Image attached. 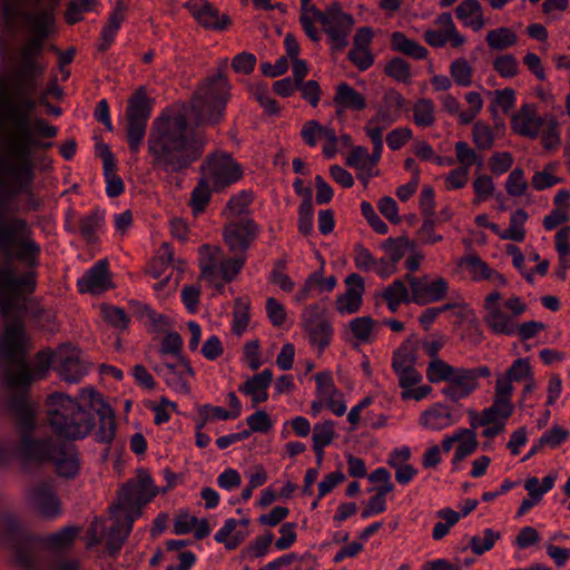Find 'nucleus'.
I'll use <instances>...</instances> for the list:
<instances>
[{"label":"nucleus","mask_w":570,"mask_h":570,"mask_svg":"<svg viewBox=\"0 0 570 570\" xmlns=\"http://www.w3.org/2000/svg\"><path fill=\"white\" fill-rule=\"evenodd\" d=\"M312 14L323 26L336 49L346 47L347 37L354 26V18L350 13L344 12L338 3H333L324 11L312 8Z\"/></svg>","instance_id":"12"},{"label":"nucleus","mask_w":570,"mask_h":570,"mask_svg":"<svg viewBox=\"0 0 570 570\" xmlns=\"http://www.w3.org/2000/svg\"><path fill=\"white\" fill-rule=\"evenodd\" d=\"M459 266L468 271L470 277L474 282L488 281L492 268L476 254H468L463 256Z\"/></svg>","instance_id":"39"},{"label":"nucleus","mask_w":570,"mask_h":570,"mask_svg":"<svg viewBox=\"0 0 570 570\" xmlns=\"http://www.w3.org/2000/svg\"><path fill=\"white\" fill-rule=\"evenodd\" d=\"M154 371L165 380L171 390L183 394L190 393V380L194 379L195 372L186 356H179L175 364H157L154 366Z\"/></svg>","instance_id":"18"},{"label":"nucleus","mask_w":570,"mask_h":570,"mask_svg":"<svg viewBox=\"0 0 570 570\" xmlns=\"http://www.w3.org/2000/svg\"><path fill=\"white\" fill-rule=\"evenodd\" d=\"M451 410L442 404L434 403L420 415L419 423L433 431L443 430L453 424Z\"/></svg>","instance_id":"31"},{"label":"nucleus","mask_w":570,"mask_h":570,"mask_svg":"<svg viewBox=\"0 0 570 570\" xmlns=\"http://www.w3.org/2000/svg\"><path fill=\"white\" fill-rule=\"evenodd\" d=\"M46 8L37 11L27 10L21 12V17L33 36L47 38L55 26V12L58 7V0H48Z\"/></svg>","instance_id":"24"},{"label":"nucleus","mask_w":570,"mask_h":570,"mask_svg":"<svg viewBox=\"0 0 570 570\" xmlns=\"http://www.w3.org/2000/svg\"><path fill=\"white\" fill-rule=\"evenodd\" d=\"M212 190H214L212 184L200 176L196 187L191 191L189 200L194 214H199L205 210L210 200Z\"/></svg>","instance_id":"47"},{"label":"nucleus","mask_w":570,"mask_h":570,"mask_svg":"<svg viewBox=\"0 0 570 570\" xmlns=\"http://www.w3.org/2000/svg\"><path fill=\"white\" fill-rule=\"evenodd\" d=\"M541 144L547 150H556L561 145L559 122L554 117L548 120L547 127L542 130Z\"/></svg>","instance_id":"63"},{"label":"nucleus","mask_w":570,"mask_h":570,"mask_svg":"<svg viewBox=\"0 0 570 570\" xmlns=\"http://www.w3.org/2000/svg\"><path fill=\"white\" fill-rule=\"evenodd\" d=\"M487 43L491 49L504 50L517 43V35L509 28L500 27L490 30L485 37Z\"/></svg>","instance_id":"43"},{"label":"nucleus","mask_w":570,"mask_h":570,"mask_svg":"<svg viewBox=\"0 0 570 570\" xmlns=\"http://www.w3.org/2000/svg\"><path fill=\"white\" fill-rule=\"evenodd\" d=\"M302 321L313 345L318 346L321 351L330 345L333 327L331 322L320 314V306L317 304H312L304 308Z\"/></svg>","instance_id":"19"},{"label":"nucleus","mask_w":570,"mask_h":570,"mask_svg":"<svg viewBox=\"0 0 570 570\" xmlns=\"http://www.w3.org/2000/svg\"><path fill=\"white\" fill-rule=\"evenodd\" d=\"M405 277L403 279H394L381 294L384 301H399L403 303H410L411 299V291H409L406 286Z\"/></svg>","instance_id":"60"},{"label":"nucleus","mask_w":570,"mask_h":570,"mask_svg":"<svg viewBox=\"0 0 570 570\" xmlns=\"http://www.w3.org/2000/svg\"><path fill=\"white\" fill-rule=\"evenodd\" d=\"M376 321L371 316H360L353 318L348 327L356 340L363 343L372 342L376 334Z\"/></svg>","instance_id":"42"},{"label":"nucleus","mask_w":570,"mask_h":570,"mask_svg":"<svg viewBox=\"0 0 570 570\" xmlns=\"http://www.w3.org/2000/svg\"><path fill=\"white\" fill-rule=\"evenodd\" d=\"M450 75L460 87L472 85L473 68L465 58H458L451 62Z\"/></svg>","instance_id":"55"},{"label":"nucleus","mask_w":570,"mask_h":570,"mask_svg":"<svg viewBox=\"0 0 570 570\" xmlns=\"http://www.w3.org/2000/svg\"><path fill=\"white\" fill-rule=\"evenodd\" d=\"M246 255L238 254L234 257H228L225 255L217 274V279H222L225 283H230L240 273L246 263Z\"/></svg>","instance_id":"51"},{"label":"nucleus","mask_w":570,"mask_h":570,"mask_svg":"<svg viewBox=\"0 0 570 570\" xmlns=\"http://www.w3.org/2000/svg\"><path fill=\"white\" fill-rule=\"evenodd\" d=\"M501 294L497 291L487 295L484 298L487 314L483 321L494 334L512 336L517 333L515 318L525 312L527 306L518 296H511L504 304H499Z\"/></svg>","instance_id":"8"},{"label":"nucleus","mask_w":570,"mask_h":570,"mask_svg":"<svg viewBox=\"0 0 570 570\" xmlns=\"http://www.w3.org/2000/svg\"><path fill=\"white\" fill-rule=\"evenodd\" d=\"M455 368V366L450 365L441 358L432 360L426 368V379L431 383H448Z\"/></svg>","instance_id":"57"},{"label":"nucleus","mask_w":570,"mask_h":570,"mask_svg":"<svg viewBox=\"0 0 570 570\" xmlns=\"http://www.w3.org/2000/svg\"><path fill=\"white\" fill-rule=\"evenodd\" d=\"M404 101V97L399 91L387 90L384 94L382 105L364 126L365 134H377L379 138L383 139V131L400 118Z\"/></svg>","instance_id":"14"},{"label":"nucleus","mask_w":570,"mask_h":570,"mask_svg":"<svg viewBox=\"0 0 570 570\" xmlns=\"http://www.w3.org/2000/svg\"><path fill=\"white\" fill-rule=\"evenodd\" d=\"M127 1L128 0H116L115 8L112 9L107 23L102 27L101 30L100 43L98 46L100 51L108 50L114 42L115 37L120 29L128 10Z\"/></svg>","instance_id":"29"},{"label":"nucleus","mask_w":570,"mask_h":570,"mask_svg":"<svg viewBox=\"0 0 570 570\" xmlns=\"http://www.w3.org/2000/svg\"><path fill=\"white\" fill-rule=\"evenodd\" d=\"M81 293L101 294L111 287L107 261H98L79 281Z\"/></svg>","instance_id":"27"},{"label":"nucleus","mask_w":570,"mask_h":570,"mask_svg":"<svg viewBox=\"0 0 570 570\" xmlns=\"http://www.w3.org/2000/svg\"><path fill=\"white\" fill-rule=\"evenodd\" d=\"M98 0H70L65 11V19L68 24H75L83 19L85 12L94 11Z\"/></svg>","instance_id":"53"},{"label":"nucleus","mask_w":570,"mask_h":570,"mask_svg":"<svg viewBox=\"0 0 570 570\" xmlns=\"http://www.w3.org/2000/svg\"><path fill=\"white\" fill-rule=\"evenodd\" d=\"M302 12L299 17L301 26L306 33V36L314 42L321 39V35L318 30L315 28L314 22L315 18L312 14V8H317L315 4L311 3V0H301Z\"/></svg>","instance_id":"59"},{"label":"nucleus","mask_w":570,"mask_h":570,"mask_svg":"<svg viewBox=\"0 0 570 570\" xmlns=\"http://www.w3.org/2000/svg\"><path fill=\"white\" fill-rule=\"evenodd\" d=\"M382 248L389 258L393 262L395 267L401 262V259L409 253H413L416 248L415 242L411 240L407 237L401 236L396 238H387Z\"/></svg>","instance_id":"38"},{"label":"nucleus","mask_w":570,"mask_h":570,"mask_svg":"<svg viewBox=\"0 0 570 570\" xmlns=\"http://www.w3.org/2000/svg\"><path fill=\"white\" fill-rule=\"evenodd\" d=\"M99 415V426L96 432V439L101 443H110L115 438L116 422L110 406L97 407Z\"/></svg>","instance_id":"40"},{"label":"nucleus","mask_w":570,"mask_h":570,"mask_svg":"<svg viewBox=\"0 0 570 570\" xmlns=\"http://www.w3.org/2000/svg\"><path fill=\"white\" fill-rule=\"evenodd\" d=\"M206 144L203 134L189 128L184 114L166 110L153 121L149 130L150 166L169 176L184 173L203 157Z\"/></svg>","instance_id":"4"},{"label":"nucleus","mask_w":570,"mask_h":570,"mask_svg":"<svg viewBox=\"0 0 570 570\" xmlns=\"http://www.w3.org/2000/svg\"><path fill=\"white\" fill-rule=\"evenodd\" d=\"M405 279L410 285L411 299L417 305L440 302L446 296L449 291V284L442 277L430 282L428 276L415 277L411 274H405Z\"/></svg>","instance_id":"17"},{"label":"nucleus","mask_w":570,"mask_h":570,"mask_svg":"<svg viewBox=\"0 0 570 570\" xmlns=\"http://www.w3.org/2000/svg\"><path fill=\"white\" fill-rule=\"evenodd\" d=\"M47 420L53 433L67 440H81L95 426V416L82 407L77 400L63 393H53L47 397Z\"/></svg>","instance_id":"6"},{"label":"nucleus","mask_w":570,"mask_h":570,"mask_svg":"<svg viewBox=\"0 0 570 570\" xmlns=\"http://www.w3.org/2000/svg\"><path fill=\"white\" fill-rule=\"evenodd\" d=\"M259 230L253 218L244 217L227 222L223 228V238L230 253L246 255Z\"/></svg>","instance_id":"13"},{"label":"nucleus","mask_w":570,"mask_h":570,"mask_svg":"<svg viewBox=\"0 0 570 570\" xmlns=\"http://www.w3.org/2000/svg\"><path fill=\"white\" fill-rule=\"evenodd\" d=\"M252 202L253 194L247 190H242L228 200L223 210V215L226 217L227 222L249 217L248 213Z\"/></svg>","instance_id":"36"},{"label":"nucleus","mask_w":570,"mask_h":570,"mask_svg":"<svg viewBox=\"0 0 570 570\" xmlns=\"http://www.w3.org/2000/svg\"><path fill=\"white\" fill-rule=\"evenodd\" d=\"M79 533V529L75 527H66L58 532L51 533L42 539L47 547L60 550L72 544Z\"/></svg>","instance_id":"50"},{"label":"nucleus","mask_w":570,"mask_h":570,"mask_svg":"<svg viewBox=\"0 0 570 570\" xmlns=\"http://www.w3.org/2000/svg\"><path fill=\"white\" fill-rule=\"evenodd\" d=\"M173 250L168 243H164L157 256L150 261L147 273L154 278H159L173 268Z\"/></svg>","instance_id":"41"},{"label":"nucleus","mask_w":570,"mask_h":570,"mask_svg":"<svg viewBox=\"0 0 570 570\" xmlns=\"http://www.w3.org/2000/svg\"><path fill=\"white\" fill-rule=\"evenodd\" d=\"M151 102L144 88H139L129 99L126 109L127 141L131 153H138L146 135Z\"/></svg>","instance_id":"10"},{"label":"nucleus","mask_w":570,"mask_h":570,"mask_svg":"<svg viewBox=\"0 0 570 570\" xmlns=\"http://www.w3.org/2000/svg\"><path fill=\"white\" fill-rule=\"evenodd\" d=\"M30 538L19 521L4 514L0 520V544L14 551V562L22 570H80L75 559L55 558L45 560L29 548Z\"/></svg>","instance_id":"5"},{"label":"nucleus","mask_w":570,"mask_h":570,"mask_svg":"<svg viewBox=\"0 0 570 570\" xmlns=\"http://www.w3.org/2000/svg\"><path fill=\"white\" fill-rule=\"evenodd\" d=\"M316 395L321 400H330L331 396H341L330 372H320L315 375Z\"/></svg>","instance_id":"61"},{"label":"nucleus","mask_w":570,"mask_h":570,"mask_svg":"<svg viewBox=\"0 0 570 570\" xmlns=\"http://www.w3.org/2000/svg\"><path fill=\"white\" fill-rule=\"evenodd\" d=\"M200 174L212 184L214 190L223 189L243 176L240 166L230 155L224 153L208 155L200 166Z\"/></svg>","instance_id":"11"},{"label":"nucleus","mask_w":570,"mask_h":570,"mask_svg":"<svg viewBox=\"0 0 570 570\" xmlns=\"http://www.w3.org/2000/svg\"><path fill=\"white\" fill-rule=\"evenodd\" d=\"M500 537V532L493 531L492 529H485L483 537L474 535L471 538L470 548L475 554L481 556L491 550Z\"/></svg>","instance_id":"62"},{"label":"nucleus","mask_w":570,"mask_h":570,"mask_svg":"<svg viewBox=\"0 0 570 570\" xmlns=\"http://www.w3.org/2000/svg\"><path fill=\"white\" fill-rule=\"evenodd\" d=\"M522 380H532L531 365L527 358H517L505 373H499L495 384H504L510 387V394L513 395L512 382H520Z\"/></svg>","instance_id":"35"},{"label":"nucleus","mask_w":570,"mask_h":570,"mask_svg":"<svg viewBox=\"0 0 570 570\" xmlns=\"http://www.w3.org/2000/svg\"><path fill=\"white\" fill-rule=\"evenodd\" d=\"M455 449V453L452 460L453 464H456L471 455L478 448V440L475 433L469 429H460V440Z\"/></svg>","instance_id":"49"},{"label":"nucleus","mask_w":570,"mask_h":570,"mask_svg":"<svg viewBox=\"0 0 570 570\" xmlns=\"http://www.w3.org/2000/svg\"><path fill=\"white\" fill-rule=\"evenodd\" d=\"M43 39L33 36L22 47V63L13 75L10 91L0 88V136L6 120L12 122L2 141L6 154H0V207L19 194L30 193L36 165L42 171L52 169L47 155L35 159L33 154L53 146L47 139L55 138L58 128L43 118L29 116L37 105L32 96L39 86L37 78L42 73L33 58L41 52Z\"/></svg>","instance_id":"1"},{"label":"nucleus","mask_w":570,"mask_h":570,"mask_svg":"<svg viewBox=\"0 0 570 570\" xmlns=\"http://www.w3.org/2000/svg\"><path fill=\"white\" fill-rule=\"evenodd\" d=\"M366 136L373 144L372 154H368L366 147L356 146L352 148L346 159V165L358 170L357 178L362 180L365 186L372 177L379 175V170H376L375 167L383 151V139H380L377 134Z\"/></svg>","instance_id":"15"},{"label":"nucleus","mask_w":570,"mask_h":570,"mask_svg":"<svg viewBox=\"0 0 570 570\" xmlns=\"http://www.w3.org/2000/svg\"><path fill=\"white\" fill-rule=\"evenodd\" d=\"M557 164H547L542 170L534 173L531 178V185L535 190L551 188L562 181V178L554 175Z\"/></svg>","instance_id":"52"},{"label":"nucleus","mask_w":570,"mask_h":570,"mask_svg":"<svg viewBox=\"0 0 570 570\" xmlns=\"http://www.w3.org/2000/svg\"><path fill=\"white\" fill-rule=\"evenodd\" d=\"M56 372L68 383H78L87 373L88 364L82 360L81 351L69 344L56 350Z\"/></svg>","instance_id":"16"},{"label":"nucleus","mask_w":570,"mask_h":570,"mask_svg":"<svg viewBox=\"0 0 570 570\" xmlns=\"http://www.w3.org/2000/svg\"><path fill=\"white\" fill-rule=\"evenodd\" d=\"M158 494L150 474L146 470H138L135 479L128 480L118 493V503L110 508L115 514L117 510H124L132 514L135 519L140 517L141 508Z\"/></svg>","instance_id":"9"},{"label":"nucleus","mask_w":570,"mask_h":570,"mask_svg":"<svg viewBox=\"0 0 570 570\" xmlns=\"http://www.w3.org/2000/svg\"><path fill=\"white\" fill-rule=\"evenodd\" d=\"M229 90V81L223 73L207 78L198 87L191 104L198 125H215L223 119L230 96Z\"/></svg>","instance_id":"7"},{"label":"nucleus","mask_w":570,"mask_h":570,"mask_svg":"<svg viewBox=\"0 0 570 570\" xmlns=\"http://www.w3.org/2000/svg\"><path fill=\"white\" fill-rule=\"evenodd\" d=\"M27 350L28 342L21 324H7L0 340V356L17 363V368L8 370L4 376L11 391L9 406L21 430V454L27 461L53 462L60 476L72 479L80 470L77 448L73 444L57 443L51 438L35 440L30 435L35 428L36 413L28 401V386L32 375L24 361Z\"/></svg>","instance_id":"2"},{"label":"nucleus","mask_w":570,"mask_h":570,"mask_svg":"<svg viewBox=\"0 0 570 570\" xmlns=\"http://www.w3.org/2000/svg\"><path fill=\"white\" fill-rule=\"evenodd\" d=\"M273 539L274 535L271 532L265 535L257 537L250 544L242 550L240 558L244 560H253L264 557L267 553Z\"/></svg>","instance_id":"58"},{"label":"nucleus","mask_w":570,"mask_h":570,"mask_svg":"<svg viewBox=\"0 0 570 570\" xmlns=\"http://www.w3.org/2000/svg\"><path fill=\"white\" fill-rule=\"evenodd\" d=\"M335 438L334 423L324 421L313 428V448H325L332 443Z\"/></svg>","instance_id":"64"},{"label":"nucleus","mask_w":570,"mask_h":570,"mask_svg":"<svg viewBox=\"0 0 570 570\" xmlns=\"http://www.w3.org/2000/svg\"><path fill=\"white\" fill-rule=\"evenodd\" d=\"M225 255L219 246L202 245L199 247L200 277L208 283L216 282Z\"/></svg>","instance_id":"28"},{"label":"nucleus","mask_w":570,"mask_h":570,"mask_svg":"<svg viewBox=\"0 0 570 570\" xmlns=\"http://www.w3.org/2000/svg\"><path fill=\"white\" fill-rule=\"evenodd\" d=\"M528 219V214L524 209H517L510 217L509 227L500 233L501 239H510L514 242H522L525 237L524 224Z\"/></svg>","instance_id":"46"},{"label":"nucleus","mask_w":570,"mask_h":570,"mask_svg":"<svg viewBox=\"0 0 570 570\" xmlns=\"http://www.w3.org/2000/svg\"><path fill=\"white\" fill-rule=\"evenodd\" d=\"M416 354L410 344H402L393 354L392 368L396 373L413 368Z\"/></svg>","instance_id":"56"},{"label":"nucleus","mask_w":570,"mask_h":570,"mask_svg":"<svg viewBox=\"0 0 570 570\" xmlns=\"http://www.w3.org/2000/svg\"><path fill=\"white\" fill-rule=\"evenodd\" d=\"M186 8L196 21L207 29L225 30L230 24L228 16L219 17V11L206 0H189Z\"/></svg>","instance_id":"23"},{"label":"nucleus","mask_w":570,"mask_h":570,"mask_svg":"<svg viewBox=\"0 0 570 570\" xmlns=\"http://www.w3.org/2000/svg\"><path fill=\"white\" fill-rule=\"evenodd\" d=\"M27 500L45 518L53 519L61 514L60 502L52 485L47 481L30 487L27 491Z\"/></svg>","instance_id":"22"},{"label":"nucleus","mask_w":570,"mask_h":570,"mask_svg":"<svg viewBox=\"0 0 570 570\" xmlns=\"http://www.w3.org/2000/svg\"><path fill=\"white\" fill-rule=\"evenodd\" d=\"M333 101L336 107L337 115H341L346 110L360 111L366 107L365 97L347 82H341L337 85Z\"/></svg>","instance_id":"30"},{"label":"nucleus","mask_w":570,"mask_h":570,"mask_svg":"<svg viewBox=\"0 0 570 570\" xmlns=\"http://www.w3.org/2000/svg\"><path fill=\"white\" fill-rule=\"evenodd\" d=\"M472 141L476 150H490L494 145V132L490 125L482 120L473 124Z\"/></svg>","instance_id":"48"},{"label":"nucleus","mask_w":570,"mask_h":570,"mask_svg":"<svg viewBox=\"0 0 570 570\" xmlns=\"http://www.w3.org/2000/svg\"><path fill=\"white\" fill-rule=\"evenodd\" d=\"M0 315L16 321L26 311L27 296L37 286L40 246L30 237L27 223L14 219L0 226Z\"/></svg>","instance_id":"3"},{"label":"nucleus","mask_w":570,"mask_h":570,"mask_svg":"<svg viewBox=\"0 0 570 570\" xmlns=\"http://www.w3.org/2000/svg\"><path fill=\"white\" fill-rule=\"evenodd\" d=\"M413 120L419 127H431L435 122V106L429 98L419 99L413 106Z\"/></svg>","instance_id":"44"},{"label":"nucleus","mask_w":570,"mask_h":570,"mask_svg":"<svg viewBox=\"0 0 570 570\" xmlns=\"http://www.w3.org/2000/svg\"><path fill=\"white\" fill-rule=\"evenodd\" d=\"M512 128L515 134L534 139L544 124L533 105H523L512 118Z\"/></svg>","instance_id":"26"},{"label":"nucleus","mask_w":570,"mask_h":570,"mask_svg":"<svg viewBox=\"0 0 570 570\" xmlns=\"http://www.w3.org/2000/svg\"><path fill=\"white\" fill-rule=\"evenodd\" d=\"M391 48L394 51L410 56L414 59H424L428 56L425 47L417 41L407 38L403 32H393L391 36Z\"/></svg>","instance_id":"37"},{"label":"nucleus","mask_w":570,"mask_h":570,"mask_svg":"<svg viewBox=\"0 0 570 570\" xmlns=\"http://www.w3.org/2000/svg\"><path fill=\"white\" fill-rule=\"evenodd\" d=\"M455 158L460 164L459 167H465L468 170L472 166L481 168L483 166V157L476 153L466 141L460 140L454 145Z\"/></svg>","instance_id":"45"},{"label":"nucleus","mask_w":570,"mask_h":570,"mask_svg":"<svg viewBox=\"0 0 570 570\" xmlns=\"http://www.w3.org/2000/svg\"><path fill=\"white\" fill-rule=\"evenodd\" d=\"M346 289L336 296L335 309L341 315H352L357 313L363 305L365 294V281L357 274L352 273L344 279Z\"/></svg>","instance_id":"20"},{"label":"nucleus","mask_w":570,"mask_h":570,"mask_svg":"<svg viewBox=\"0 0 570 570\" xmlns=\"http://www.w3.org/2000/svg\"><path fill=\"white\" fill-rule=\"evenodd\" d=\"M238 521L235 519H227L224 525L216 532L214 539L218 543H224L227 550H235L244 540V535L236 532L232 539L229 535L235 531Z\"/></svg>","instance_id":"54"},{"label":"nucleus","mask_w":570,"mask_h":570,"mask_svg":"<svg viewBox=\"0 0 570 570\" xmlns=\"http://www.w3.org/2000/svg\"><path fill=\"white\" fill-rule=\"evenodd\" d=\"M514 405L510 387L504 384H495L493 403L481 413L478 424L490 425L492 422L505 424L513 414Z\"/></svg>","instance_id":"21"},{"label":"nucleus","mask_w":570,"mask_h":570,"mask_svg":"<svg viewBox=\"0 0 570 570\" xmlns=\"http://www.w3.org/2000/svg\"><path fill=\"white\" fill-rule=\"evenodd\" d=\"M455 14L465 27H470L474 31H479L485 26L483 10L478 0H463L456 7Z\"/></svg>","instance_id":"34"},{"label":"nucleus","mask_w":570,"mask_h":570,"mask_svg":"<svg viewBox=\"0 0 570 570\" xmlns=\"http://www.w3.org/2000/svg\"><path fill=\"white\" fill-rule=\"evenodd\" d=\"M272 380V371L269 368H265L261 373L248 379L244 385L239 386V391L249 395L254 405H257L268 399L267 389L271 385Z\"/></svg>","instance_id":"32"},{"label":"nucleus","mask_w":570,"mask_h":570,"mask_svg":"<svg viewBox=\"0 0 570 570\" xmlns=\"http://www.w3.org/2000/svg\"><path fill=\"white\" fill-rule=\"evenodd\" d=\"M135 520L136 519L132 514L127 513L124 520L116 518L106 538V546L110 554L115 556L119 552L131 532Z\"/></svg>","instance_id":"33"},{"label":"nucleus","mask_w":570,"mask_h":570,"mask_svg":"<svg viewBox=\"0 0 570 570\" xmlns=\"http://www.w3.org/2000/svg\"><path fill=\"white\" fill-rule=\"evenodd\" d=\"M479 386L468 367H456L441 393L452 402L471 395Z\"/></svg>","instance_id":"25"}]
</instances>
